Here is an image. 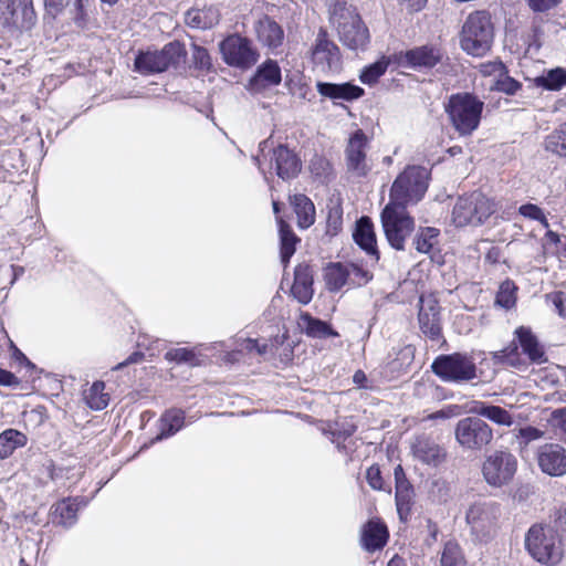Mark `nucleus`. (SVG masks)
<instances>
[{"label": "nucleus", "mask_w": 566, "mask_h": 566, "mask_svg": "<svg viewBox=\"0 0 566 566\" xmlns=\"http://www.w3.org/2000/svg\"><path fill=\"white\" fill-rule=\"evenodd\" d=\"M525 547L535 560L547 566L558 565L564 556L562 535L545 524L530 527L525 535Z\"/></svg>", "instance_id": "nucleus-1"}, {"label": "nucleus", "mask_w": 566, "mask_h": 566, "mask_svg": "<svg viewBox=\"0 0 566 566\" xmlns=\"http://www.w3.org/2000/svg\"><path fill=\"white\" fill-rule=\"evenodd\" d=\"M340 42L350 50H364L369 43V31L356 9L337 1L331 12Z\"/></svg>", "instance_id": "nucleus-2"}, {"label": "nucleus", "mask_w": 566, "mask_h": 566, "mask_svg": "<svg viewBox=\"0 0 566 566\" xmlns=\"http://www.w3.org/2000/svg\"><path fill=\"white\" fill-rule=\"evenodd\" d=\"M494 29L486 11H475L468 15L462 27L461 48L473 56H483L492 46Z\"/></svg>", "instance_id": "nucleus-3"}, {"label": "nucleus", "mask_w": 566, "mask_h": 566, "mask_svg": "<svg viewBox=\"0 0 566 566\" xmlns=\"http://www.w3.org/2000/svg\"><path fill=\"white\" fill-rule=\"evenodd\" d=\"M484 103L469 93H458L449 97L446 112L454 129L462 136L471 135L481 120Z\"/></svg>", "instance_id": "nucleus-4"}, {"label": "nucleus", "mask_w": 566, "mask_h": 566, "mask_svg": "<svg viewBox=\"0 0 566 566\" xmlns=\"http://www.w3.org/2000/svg\"><path fill=\"white\" fill-rule=\"evenodd\" d=\"M429 172L424 167L408 166L394 181L390 189V203L406 208L417 203L427 191Z\"/></svg>", "instance_id": "nucleus-5"}, {"label": "nucleus", "mask_w": 566, "mask_h": 566, "mask_svg": "<svg viewBox=\"0 0 566 566\" xmlns=\"http://www.w3.org/2000/svg\"><path fill=\"white\" fill-rule=\"evenodd\" d=\"M495 212V203L480 191L458 198L452 209V222L457 227L480 226Z\"/></svg>", "instance_id": "nucleus-6"}, {"label": "nucleus", "mask_w": 566, "mask_h": 566, "mask_svg": "<svg viewBox=\"0 0 566 566\" xmlns=\"http://www.w3.org/2000/svg\"><path fill=\"white\" fill-rule=\"evenodd\" d=\"M431 369L440 379L449 382L471 381L478 377L473 358L463 353L439 355Z\"/></svg>", "instance_id": "nucleus-7"}, {"label": "nucleus", "mask_w": 566, "mask_h": 566, "mask_svg": "<svg viewBox=\"0 0 566 566\" xmlns=\"http://www.w3.org/2000/svg\"><path fill=\"white\" fill-rule=\"evenodd\" d=\"M381 224L389 244L403 250L406 239L415 229V221L405 207L388 202L381 212Z\"/></svg>", "instance_id": "nucleus-8"}, {"label": "nucleus", "mask_w": 566, "mask_h": 566, "mask_svg": "<svg viewBox=\"0 0 566 566\" xmlns=\"http://www.w3.org/2000/svg\"><path fill=\"white\" fill-rule=\"evenodd\" d=\"M454 438L463 450L479 452L492 443L494 434L480 417H465L457 422Z\"/></svg>", "instance_id": "nucleus-9"}, {"label": "nucleus", "mask_w": 566, "mask_h": 566, "mask_svg": "<svg viewBox=\"0 0 566 566\" xmlns=\"http://www.w3.org/2000/svg\"><path fill=\"white\" fill-rule=\"evenodd\" d=\"M500 516L501 510L497 503L478 501L468 507L465 522L475 538L488 541L495 535Z\"/></svg>", "instance_id": "nucleus-10"}, {"label": "nucleus", "mask_w": 566, "mask_h": 566, "mask_svg": "<svg viewBox=\"0 0 566 566\" xmlns=\"http://www.w3.org/2000/svg\"><path fill=\"white\" fill-rule=\"evenodd\" d=\"M516 471V457L505 450H495L488 454L481 468L484 481L493 488H502L511 483Z\"/></svg>", "instance_id": "nucleus-11"}, {"label": "nucleus", "mask_w": 566, "mask_h": 566, "mask_svg": "<svg viewBox=\"0 0 566 566\" xmlns=\"http://www.w3.org/2000/svg\"><path fill=\"white\" fill-rule=\"evenodd\" d=\"M184 55L179 42H170L161 51L140 53L135 60V67L142 74L160 73L170 65L178 64Z\"/></svg>", "instance_id": "nucleus-12"}, {"label": "nucleus", "mask_w": 566, "mask_h": 566, "mask_svg": "<svg viewBox=\"0 0 566 566\" xmlns=\"http://www.w3.org/2000/svg\"><path fill=\"white\" fill-rule=\"evenodd\" d=\"M369 138L361 129H356L348 137L345 147V164L349 174L356 177H365L371 170L368 159Z\"/></svg>", "instance_id": "nucleus-13"}, {"label": "nucleus", "mask_w": 566, "mask_h": 566, "mask_svg": "<svg viewBox=\"0 0 566 566\" xmlns=\"http://www.w3.org/2000/svg\"><path fill=\"white\" fill-rule=\"evenodd\" d=\"M36 21L32 0L0 2V23L9 30H30Z\"/></svg>", "instance_id": "nucleus-14"}, {"label": "nucleus", "mask_w": 566, "mask_h": 566, "mask_svg": "<svg viewBox=\"0 0 566 566\" xmlns=\"http://www.w3.org/2000/svg\"><path fill=\"white\" fill-rule=\"evenodd\" d=\"M220 51L224 62L232 66L249 67L256 62L258 57L250 41L238 34L226 38L220 43Z\"/></svg>", "instance_id": "nucleus-15"}, {"label": "nucleus", "mask_w": 566, "mask_h": 566, "mask_svg": "<svg viewBox=\"0 0 566 566\" xmlns=\"http://www.w3.org/2000/svg\"><path fill=\"white\" fill-rule=\"evenodd\" d=\"M313 62L323 70L337 71L340 67L338 46L328 38L325 29L321 28L311 49Z\"/></svg>", "instance_id": "nucleus-16"}, {"label": "nucleus", "mask_w": 566, "mask_h": 566, "mask_svg": "<svg viewBox=\"0 0 566 566\" xmlns=\"http://www.w3.org/2000/svg\"><path fill=\"white\" fill-rule=\"evenodd\" d=\"M418 321L421 332L427 337L436 340L441 336L440 307L432 294L420 297Z\"/></svg>", "instance_id": "nucleus-17"}, {"label": "nucleus", "mask_w": 566, "mask_h": 566, "mask_svg": "<svg viewBox=\"0 0 566 566\" xmlns=\"http://www.w3.org/2000/svg\"><path fill=\"white\" fill-rule=\"evenodd\" d=\"M411 452L416 460L433 468L439 467L447 459L446 449L426 434L418 436L412 440Z\"/></svg>", "instance_id": "nucleus-18"}, {"label": "nucleus", "mask_w": 566, "mask_h": 566, "mask_svg": "<svg viewBox=\"0 0 566 566\" xmlns=\"http://www.w3.org/2000/svg\"><path fill=\"white\" fill-rule=\"evenodd\" d=\"M537 462L541 470L552 476L566 474V450L555 443L545 444L537 451Z\"/></svg>", "instance_id": "nucleus-19"}, {"label": "nucleus", "mask_w": 566, "mask_h": 566, "mask_svg": "<svg viewBox=\"0 0 566 566\" xmlns=\"http://www.w3.org/2000/svg\"><path fill=\"white\" fill-rule=\"evenodd\" d=\"M443 59V52L436 45H422L408 50L401 56V61L408 66L418 70H429L439 64Z\"/></svg>", "instance_id": "nucleus-20"}, {"label": "nucleus", "mask_w": 566, "mask_h": 566, "mask_svg": "<svg viewBox=\"0 0 566 566\" xmlns=\"http://www.w3.org/2000/svg\"><path fill=\"white\" fill-rule=\"evenodd\" d=\"M396 481V506L400 520L406 521L411 512L413 503V489L406 479L401 465H397L394 470Z\"/></svg>", "instance_id": "nucleus-21"}, {"label": "nucleus", "mask_w": 566, "mask_h": 566, "mask_svg": "<svg viewBox=\"0 0 566 566\" xmlns=\"http://www.w3.org/2000/svg\"><path fill=\"white\" fill-rule=\"evenodd\" d=\"M271 163L274 165L276 175L284 180L296 177L301 170V163L296 155L283 145L273 150Z\"/></svg>", "instance_id": "nucleus-22"}, {"label": "nucleus", "mask_w": 566, "mask_h": 566, "mask_svg": "<svg viewBox=\"0 0 566 566\" xmlns=\"http://www.w3.org/2000/svg\"><path fill=\"white\" fill-rule=\"evenodd\" d=\"M514 335V339L521 346L530 363L541 365L547 361L543 346L530 328L521 326L516 328Z\"/></svg>", "instance_id": "nucleus-23"}, {"label": "nucleus", "mask_w": 566, "mask_h": 566, "mask_svg": "<svg viewBox=\"0 0 566 566\" xmlns=\"http://www.w3.org/2000/svg\"><path fill=\"white\" fill-rule=\"evenodd\" d=\"M316 90L322 96L333 101L343 99L352 102L364 95V90L361 87L350 83L335 84L317 82Z\"/></svg>", "instance_id": "nucleus-24"}, {"label": "nucleus", "mask_w": 566, "mask_h": 566, "mask_svg": "<svg viewBox=\"0 0 566 566\" xmlns=\"http://www.w3.org/2000/svg\"><path fill=\"white\" fill-rule=\"evenodd\" d=\"M388 539V530L378 520H370L363 528L361 545L367 552L382 548Z\"/></svg>", "instance_id": "nucleus-25"}, {"label": "nucleus", "mask_w": 566, "mask_h": 566, "mask_svg": "<svg viewBox=\"0 0 566 566\" xmlns=\"http://www.w3.org/2000/svg\"><path fill=\"white\" fill-rule=\"evenodd\" d=\"M313 274L308 265H298L295 269L292 295L302 304H307L313 297Z\"/></svg>", "instance_id": "nucleus-26"}, {"label": "nucleus", "mask_w": 566, "mask_h": 566, "mask_svg": "<svg viewBox=\"0 0 566 566\" xmlns=\"http://www.w3.org/2000/svg\"><path fill=\"white\" fill-rule=\"evenodd\" d=\"M255 33L260 42L269 48H277L284 39L283 29L270 17L264 15L255 23Z\"/></svg>", "instance_id": "nucleus-27"}, {"label": "nucleus", "mask_w": 566, "mask_h": 566, "mask_svg": "<svg viewBox=\"0 0 566 566\" xmlns=\"http://www.w3.org/2000/svg\"><path fill=\"white\" fill-rule=\"evenodd\" d=\"M355 242L365 250L368 254L374 255L378 260V251L376 247V234L374 231V224L368 217H361L356 222V229L354 231Z\"/></svg>", "instance_id": "nucleus-28"}, {"label": "nucleus", "mask_w": 566, "mask_h": 566, "mask_svg": "<svg viewBox=\"0 0 566 566\" xmlns=\"http://www.w3.org/2000/svg\"><path fill=\"white\" fill-rule=\"evenodd\" d=\"M281 82V70L276 62L266 61L259 66L255 75L252 77L250 85L255 92L279 85Z\"/></svg>", "instance_id": "nucleus-29"}, {"label": "nucleus", "mask_w": 566, "mask_h": 566, "mask_svg": "<svg viewBox=\"0 0 566 566\" xmlns=\"http://www.w3.org/2000/svg\"><path fill=\"white\" fill-rule=\"evenodd\" d=\"M492 360L494 365L512 367L520 371H525L528 367V361L522 357L515 339H513L504 349L493 352Z\"/></svg>", "instance_id": "nucleus-30"}, {"label": "nucleus", "mask_w": 566, "mask_h": 566, "mask_svg": "<svg viewBox=\"0 0 566 566\" xmlns=\"http://www.w3.org/2000/svg\"><path fill=\"white\" fill-rule=\"evenodd\" d=\"M220 14L217 8L208 7L202 9H191L185 15V22L195 29H211L219 23Z\"/></svg>", "instance_id": "nucleus-31"}, {"label": "nucleus", "mask_w": 566, "mask_h": 566, "mask_svg": "<svg viewBox=\"0 0 566 566\" xmlns=\"http://www.w3.org/2000/svg\"><path fill=\"white\" fill-rule=\"evenodd\" d=\"M291 206L297 217V226L302 229L311 227L315 221L314 203L305 195L290 197Z\"/></svg>", "instance_id": "nucleus-32"}, {"label": "nucleus", "mask_w": 566, "mask_h": 566, "mask_svg": "<svg viewBox=\"0 0 566 566\" xmlns=\"http://www.w3.org/2000/svg\"><path fill=\"white\" fill-rule=\"evenodd\" d=\"M470 411L478 416L484 417L499 426L510 427L513 423L512 415L500 406L475 401Z\"/></svg>", "instance_id": "nucleus-33"}, {"label": "nucleus", "mask_w": 566, "mask_h": 566, "mask_svg": "<svg viewBox=\"0 0 566 566\" xmlns=\"http://www.w3.org/2000/svg\"><path fill=\"white\" fill-rule=\"evenodd\" d=\"M184 422L185 413L182 410L171 409L166 411L159 420V433L153 442L174 436L184 427Z\"/></svg>", "instance_id": "nucleus-34"}, {"label": "nucleus", "mask_w": 566, "mask_h": 566, "mask_svg": "<svg viewBox=\"0 0 566 566\" xmlns=\"http://www.w3.org/2000/svg\"><path fill=\"white\" fill-rule=\"evenodd\" d=\"M300 326L311 337L326 338L338 336V333L333 331L327 323L312 317L308 313L301 314Z\"/></svg>", "instance_id": "nucleus-35"}, {"label": "nucleus", "mask_w": 566, "mask_h": 566, "mask_svg": "<svg viewBox=\"0 0 566 566\" xmlns=\"http://www.w3.org/2000/svg\"><path fill=\"white\" fill-rule=\"evenodd\" d=\"M325 282L329 291L340 290L349 279L348 264L332 263L325 269Z\"/></svg>", "instance_id": "nucleus-36"}, {"label": "nucleus", "mask_w": 566, "mask_h": 566, "mask_svg": "<svg viewBox=\"0 0 566 566\" xmlns=\"http://www.w3.org/2000/svg\"><path fill=\"white\" fill-rule=\"evenodd\" d=\"M27 442V437L14 429H7L0 433V459H7L19 447H23Z\"/></svg>", "instance_id": "nucleus-37"}, {"label": "nucleus", "mask_w": 566, "mask_h": 566, "mask_svg": "<svg viewBox=\"0 0 566 566\" xmlns=\"http://www.w3.org/2000/svg\"><path fill=\"white\" fill-rule=\"evenodd\" d=\"M277 221L280 226L281 259L283 263H287L294 254L295 245L300 242V239L285 221L280 218H277Z\"/></svg>", "instance_id": "nucleus-38"}, {"label": "nucleus", "mask_w": 566, "mask_h": 566, "mask_svg": "<svg viewBox=\"0 0 566 566\" xmlns=\"http://www.w3.org/2000/svg\"><path fill=\"white\" fill-rule=\"evenodd\" d=\"M78 504L76 500H63L54 505V515L57 523L70 527L77 518Z\"/></svg>", "instance_id": "nucleus-39"}, {"label": "nucleus", "mask_w": 566, "mask_h": 566, "mask_svg": "<svg viewBox=\"0 0 566 566\" xmlns=\"http://www.w3.org/2000/svg\"><path fill=\"white\" fill-rule=\"evenodd\" d=\"M105 384L95 381L85 394L87 406L93 410H103L108 406L109 396L104 392Z\"/></svg>", "instance_id": "nucleus-40"}, {"label": "nucleus", "mask_w": 566, "mask_h": 566, "mask_svg": "<svg viewBox=\"0 0 566 566\" xmlns=\"http://www.w3.org/2000/svg\"><path fill=\"white\" fill-rule=\"evenodd\" d=\"M440 563L441 566H467L459 544L452 541L444 544Z\"/></svg>", "instance_id": "nucleus-41"}, {"label": "nucleus", "mask_w": 566, "mask_h": 566, "mask_svg": "<svg viewBox=\"0 0 566 566\" xmlns=\"http://www.w3.org/2000/svg\"><path fill=\"white\" fill-rule=\"evenodd\" d=\"M545 147L554 154L566 156V122L547 136Z\"/></svg>", "instance_id": "nucleus-42"}, {"label": "nucleus", "mask_w": 566, "mask_h": 566, "mask_svg": "<svg viewBox=\"0 0 566 566\" xmlns=\"http://www.w3.org/2000/svg\"><path fill=\"white\" fill-rule=\"evenodd\" d=\"M539 86L551 91H558L566 85V71L563 69L551 70L546 75L537 78Z\"/></svg>", "instance_id": "nucleus-43"}, {"label": "nucleus", "mask_w": 566, "mask_h": 566, "mask_svg": "<svg viewBox=\"0 0 566 566\" xmlns=\"http://www.w3.org/2000/svg\"><path fill=\"white\" fill-rule=\"evenodd\" d=\"M439 230L436 228H424L415 239L416 250L420 253H429L434 244Z\"/></svg>", "instance_id": "nucleus-44"}, {"label": "nucleus", "mask_w": 566, "mask_h": 566, "mask_svg": "<svg viewBox=\"0 0 566 566\" xmlns=\"http://www.w3.org/2000/svg\"><path fill=\"white\" fill-rule=\"evenodd\" d=\"M165 358L168 361H175L177 364L186 363L191 366L199 365L195 352L188 348H172L165 354Z\"/></svg>", "instance_id": "nucleus-45"}, {"label": "nucleus", "mask_w": 566, "mask_h": 566, "mask_svg": "<svg viewBox=\"0 0 566 566\" xmlns=\"http://www.w3.org/2000/svg\"><path fill=\"white\" fill-rule=\"evenodd\" d=\"M388 62L385 60L377 61L364 69L360 74V81L364 84H374L386 72Z\"/></svg>", "instance_id": "nucleus-46"}, {"label": "nucleus", "mask_w": 566, "mask_h": 566, "mask_svg": "<svg viewBox=\"0 0 566 566\" xmlns=\"http://www.w3.org/2000/svg\"><path fill=\"white\" fill-rule=\"evenodd\" d=\"M430 496L438 503H446L451 496V485L442 479H437L431 483Z\"/></svg>", "instance_id": "nucleus-47"}, {"label": "nucleus", "mask_w": 566, "mask_h": 566, "mask_svg": "<svg viewBox=\"0 0 566 566\" xmlns=\"http://www.w3.org/2000/svg\"><path fill=\"white\" fill-rule=\"evenodd\" d=\"M492 87L499 92L514 95L521 88V83L509 76L507 71L505 70L504 73L500 74V76L494 81Z\"/></svg>", "instance_id": "nucleus-48"}, {"label": "nucleus", "mask_w": 566, "mask_h": 566, "mask_svg": "<svg viewBox=\"0 0 566 566\" xmlns=\"http://www.w3.org/2000/svg\"><path fill=\"white\" fill-rule=\"evenodd\" d=\"M514 291L515 286L512 282L502 283L496 295V303L502 307L511 308L515 304Z\"/></svg>", "instance_id": "nucleus-49"}, {"label": "nucleus", "mask_w": 566, "mask_h": 566, "mask_svg": "<svg viewBox=\"0 0 566 566\" xmlns=\"http://www.w3.org/2000/svg\"><path fill=\"white\" fill-rule=\"evenodd\" d=\"M192 60L197 67L209 69L211 66V57L208 51L197 44H192Z\"/></svg>", "instance_id": "nucleus-50"}, {"label": "nucleus", "mask_w": 566, "mask_h": 566, "mask_svg": "<svg viewBox=\"0 0 566 566\" xmlns=\"http://www.w3.org/2000/svg\"><path fill=\"white\" fill-rule=\"evenodd\" d=\"M349 279L354 284L361 285L367 283L371 279V274L361 269L360 266L348 263Z\"/></svg>", "instance_id": "nucleus-51"}, {"label": "nucleus", "mask_w": 566, "mask_h": 566, "mask_svg": "<svg viewBox=\"0 0 566 566\" xmlns=\"http://www.w3.org/2000/svg\"><path fill=\"white\" fill-rule=\"evenodd\" d=\"M557 534L566 533V506L557 509L553 515L552 524Z\"/></svg>", "instance_id": "nucleus-52"}, {"label": "nucleus", "mask_w": 566, "mask_h": 566, "mask_svg": "<svg viewBox=\"0 0 566 566\" xmlns=\"http://www.w3.org/2000/svg\"><path fill=\"white\" fill-rule=\"evenodd\" d=\"M366 480L374 490L382 489V478L379 467L371 465L366 471Z\"/></svg>", "instance_id": "nucleus-53"}, {"label": "nucleus", "mask_w": 566, "mask_h": 566, "mask_svg": "<svg viewBox=\"0 0 566 566\" xmlns=\"http://www.w3.org/2000/svg\"><path fill=\"white\" fill-rule=\"evenodd\" d=\"M506 66L501 61H494L481 64V73L485 76H494L495 80L504 73Z\"/></svg>", "instance_id": "nucleus-54"}, {"label": "nucleus", "mask_w": 566, "mask_h": 566, "mask_svg": "<svg viewBox=\"0 0 566 566\" xmlns=\"http://www.w3.org/2000/svg\"><path fill=\"white\" fill-rule=\"evenodd\" d=\"M520 213L526 218L533 220H543L545 221L544 213L541 208L535 205L527 203L520 207Z\"/></svg>", "instance_id": "nucleus-55"}, {"label": "nucleus", "mask_w": 566, "mask_h": 566, "mask_svg": "<svg viewBox=\"0 0 566 566\" xmlns=\"http://www.w3.org/2000/svg\"><path fill=\"white\" fill-rule=\"evenodd\" d=\"M534 12H544L556 7L562 0H526Z\"/></svg>", "instance_id": "nucleus-56"}, {"label": "nucleus", "mask_w": 566, "mask_h": 566, "mask_svg": "<svg viewBox=\"0 0 566 566\" xmlns=\"http://www.w3.org/2000/svg\"><path fill=\"white\" fill-rule=\"evenodd\" d=\"M548 297L552 300L555 310L562 317H566V295L564 292H555Z\"/></svg>", "instance_id": "nucleus-57"}, {"label": "nucleus", "mask_w": 566, "mask_h": 566, "mask_svg": "<svg viewBox=\"0 0 566 566\" xmlns=\"http://www.w3.org/2000/svg\"><path fill=\"white\" fill-rule=\"evenodd\" d=\"M143 359H144V354L142 352H134L124 361L117 364L113 368V370H120L128 365L138 364V363L143 361Z\"/></svg>", "instance_id": "nucleus-58"}, {"label": "nucleus", "mask_w": 566, "mask_h": 566, "mask_svg": "<svg viewBox=\"0 0 566 566\" xmlns=\"http://www.w3.org/2000/svg\"><path fill=\"white\" fill-rule=\"evenodd\" d=\"M244 344V349L248 352H256L259 355H264L268 352V344H259L255 339L249 338Z\"/></svg>", "instance_id": "nucleus-59"}, {"label": "nucleus", "mask_w": 566, "mask_h": 566, "mask_svg": "<svg viewBox=\"0 0 566 566\" xmlns=\"http://www.w3.org/2000/svg\"><path fill=\"white\" fill-rule=\"evenodd\" d=\"M18 384L19 380L12 373L0 368V385L12 386Z\"/></svg>", "instance_id": "nucleus-60"}, {"label": "nucleus", "mask_w": 566, "mask_h": 566, "mask_svg": "<svg viewBox=\"0 0 566 566\" xmlns=\"http://www.w3.org/2000/svg\"><path fill=\"white\" fill-rule=\"evenodd\" d=\"M520 434L522 438L526 439L527 441L536 440L542 437V432L533 427H526L522 428L520 430Z\"/></svg>", "instance_id": "nucleus-61"}, {"label": "nucleus", "mask_w": 566, "mask_h": 566, "mask_svg": "<svg viewBox=\"0 0 566 566\" xmlns=\"http://www.w3.org/2000/svg\"><path fill=\"white\" fill-rule=\"evenodd\" d=\"M405 3L410 11H420L426 4L427 0H399Z\"/></svg>", "instance_id": "nucleus-62"}, {"label": "nucleus", "mask_w": 566, "mask_h": 566, "mask_svg": "<svg viewBox=\"0 0 566 566\" xmlns=\"http://www.w3.org/2000/svg\"><path fill=\"white\" fill-rule=\"evenodd\" d=\"M387 566H407L406 560L399 555H395L387 564Z\"/></svg>", "instance_id": "nucleus-63"}, {"label": "nucleus", "mask_w": 566, "mask_h": 566, "mask_svg": "<svg viewBox=\"0 0 566 566\" xmlns=\"http://www.w3.org/2000/svg\"><path fill=\"white\" fill-rule=\"evenodd\" d=\"M546 235L548 237V239H549L552 242H554V243L559 242V235H558L557 233H555V232H553V231H548V232L546 233Z\"/></svg>", "instance_id": "nucleus-64"}]
</instances>
